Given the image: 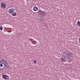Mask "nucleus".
<instances>
[{"label":"nucleus","mask_w":80,"mask_h":80,"mask_svg":"<svg viewBox=\"0 0 80 80\" xmlns=\"http://www.w3.org/2000/svg\"><path fill=\"white\" fill-rule=\"evenodd\" d=\"M6 68H9L10 66L7 61L3 59L0 60V70H3Z\"/></svg>","instance_id":"obj_1"},{"label":"nucleus","mask_w":80,"mask_h":80,"mask_svg":"<svg viewBox=\"0 0 80 80\" xmlns=\"http://www.w3.org/2000/svg\"><path fill=\"white\" fill-rule=\"evenodd\" d=\"M2 78L6 80H9V76H7L5 74H3L2 76Z\"/></svg>","instance_id":"obj_2"},{"label":"nucleus","mask_w":80,"mask_h":80,"mask_svg":"<svg viewBox=\"0 0 80 80\" xmlns=\"http://www.w3.org/2000/svg\"><path fill=\"white\" fill-rule=\"evenodd\" d=\"M39 13L40 14V15H42V16H45L46 15V13L45 12L42 11L41 10H39L38 11Z\"/></svg>","instance_id":"obj_3"},{"label":"nucleus","mask_w":80,"mask_h":80,"mask_svg":"<svg viewBox=\"0 0 80 80\" xmlns=\"http://www.w3.org/2000/svg\"><path fill=\"white\" fill-rule=\"evenodd\" d=\"M73 55V54L72 52H69L68 53V58H71Z\"/></svg>","instance_id":"obj_4"},{"label":"nucleus","mask_w":80,"mask_h":80,"mask_svg":"<svg viewBox=\"0 0 80 80\" xmlns=\"http://www.w3.org/2000/svg\"><path fill=\"white\" fill-rule=\"evenodd\" d=\"M1 7H6V6H7V5H6V4H5V3H4V2H1Z\"/></svg>","instance_id":"obj_5"},{"label":"nucleus","mask_w":80,"mask_h":80,"mask_svg":"<svg viewBox=\"0 0 80 80\" xmlns=\"http://www.w3.org/2000/svg\"><path fill=\"white\" fill-rule=\"evenodd\" d=\"M61 60L62 61V62H65V58L63 57L61 58Z\"/></svg>","instance_id":"obj_6"},{"label":"nucleus","mask_w":80,"mask_h":80,"mask_svg":"<svg viewBox=\"0 0 80 80\" xmlns=\"http://www.w3.org/2000/svg\"><path fill=\"white\" fill-rule=\"evenodd\" d=\"M33 9L34 11H37V10H38V8L35 6L33 8Z\"/></svg>","instance_id":"obj_7"},{"label":"nucleus","mask_w":80,"mask_h":80,"mask_svg":"<svg viewBox=\"0 0 80 80\" xmlns=\"http://www.w3.org/2000/svg\"><path fill=\"white\" fill-rule=\"evenodd\" d=\"M13 12H14V11H12L10 9L8 11V13H10V14H12V13H13Z\"/></svg>","instance_id":"obj_8"},{"label":"nucleus","mask_w":80,"mask_h":80,"mask_svg":"<svg viewBox=\"0 0 80 80\" xmlns=\"http://www.w3.org/2000/svg\"><path fill=\"white\" fill-rule=\"evenodd\" d=\"M16 15H17V13H16V12H15L13 13L12 14V16H16Z\"/></svg>","instance_id":"obj_9"},{"label":"nucleus","mask_w":80,"mask_h":80,"mask_svg":"<svg viewBox=\"0 0 80 80\" xmlns=\"http://www.w3.org/2000/svg\"><path fill=\"white\" fill-rule=\"evenodd\" d=\"M77 25L79 27H80V22L79 21H78Z\"/></svg>","instance_id":"obj_10"},{"label":"nucleus","mask_w":80,"mask_h":80,"mask_svg":"<svg viewBox=\"0 0 80 80\" xmlns=\"http://www.w3.org/2000/svg\"><path fill=\"white\" fill-rule=\"evenodd\" d=\"M44 27H46V28L47 27H48L47 24H44Z\"/></svg>","instance_id":"obj_11"},{"label":"nucleus","mask_w":80,"mask_h":80,"mask_svg":"<svg viewBox=\"0 0 80 80\" xmlns=\"http://www.w3.org/2000/svg\"><path fill=\"white\" fill-rule=\"evenodd\" d=\"M0 30H3V27H2V26H0Z\"/></svg>","instance_id":"obj_12"},{"label":"nucleus","mask_w":80,"mask_h":80,"mask_svg":"<svg viewBox=\"0 0 80 80\" xmlns=\"http://www.w3.org/2000/svg\"><path fill=\"white\" fill-rule=\"evenodd\" d=\"M34 63H37V61L36 60H35L33 61Z\"/></svg>","instance_id":"obj_13"},{"label":"nucleus","mask_w":80,"mask_h":80,"mask_svg":"<svg viewBox=\"0 0 80 80\" xmlns=\"http://www.w3.org/2000/svg\"><path fill=\"white\" fill-rule=\"evenodd\" d=\"M7 32H8L9 33H10V32H12V31H7Z\"/></svg>","instance_id":"obj_14"},{"label":"nucleus","mask_w":80,"mask_h":80,"mask_svg":"<svg viewBox=\"0 0 80 80\" xmlns=\"http://www.w3.org/2000/svg\"><path fill=\"white\" fill-rule=\"evenodd\" d=\"M30 40V41H33V39H29Z\"/></svg>","instance_id":"obj_15"},{"label":"nucleus","mask_w":80,"mask_h":80,"mask_svg":"<svg viewBox=\"0 0 80 80\" xmlns=\"http://www.w3.org/2000/svg\"><path fill=\"white\" fill-rule=\"evenodd\" d=\"M9 10H11L12 11V10H13V9L12 8V9H10Z\"/></svg>","instance_id":"obj_16"},{"label":"nucleus","mask_w":80,"mask_h":80,"mask_svg":"<svg viewBox=\"0 0 80 80\" xmlns=\"http://www.w3.org/2000/svg\"><path fill=\"white\" fill-rule=\"evenodd\" d=\"M39 21H42V20L41 19H39Z\"/></svg>","instance_id":"obj_17"}]
</instances>
